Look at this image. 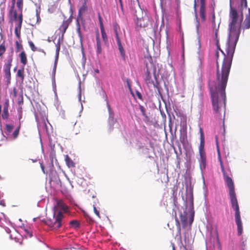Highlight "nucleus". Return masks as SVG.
Returning a JSON list of instances; mask_svg holds the SVG:
<instances>
[{
	"instance_id": "nucleus-1",
	"label": "nucleus",
	"mask_w": 250,
	"mask_h": 250,
	"mask_svg": "<svg viewBox=\"0 0 250 250\" xmlns=\"http://www.w3.org/2000/svg\"><path fill=\"white\" fill-rule=\"evenodd\" d=\"M229 16L231 22L229 24V34L227 42L226 52L222 67L217 63L216 81H210L208 86L210 93L212 105L215 116L222 119L225 116L226 96L225 89L231 66L232 61L240 32L237 29L239 14L237 10L230 5Z\"/></svg>"
},
{
	"instance_id": "nucleus-2",
	"label": "nucleus",
	"mask_w": 250,
	"mask_h": 250,
	"mask_svg": "<svg viewBox=\"0 0 250 250\" xmlns=\"http://www.w3.org/2000/svg\"><path fill=\"white\" fill-rule=\"evenodd\" d=\"M216 148L217 151L218 159L220 163L221 171L223 173L224 180L229 189V195L230 197L231 207L235 211V220L237 227L238 235L240 236L243 233V226L240 216L239 207L235 191L234 184L231 178L229 176L225 169L222 160L221 159L219 146H216Z\"/></svg>"
},
{
	"instance_id": "nucleus-3",
	"label": "nucleus",
	"mask_w": 250,
	"mask_h": 250,
	"mask_svg": "<svg viewBox=\"0 0 250 250\" xmlns=\"http://www.w3.org/2000/svg\"><path fill=\"white\" fill-rule=\"evenodd\" d=\"M58 209H60L66 212L68 209V207L62 200H57L52 218H48L45 221V224L52 229H58L63 223V215L61 211H58Z\"/></svg>"
},
{
	"instance_id": "nucleus-4",
	"label": "nucleus",
	"mask_w": 250,
	"mask_h": 250,
	"mask_svg": "<svg viewBox=\"0 0 250 250\" xmlns=\"http://www.w3.org/2000/svg\"><path fill=\"white\" fill-rule=\"evenodd\" d=\"M15 4H12L9 12V16L13 18V20L17 22L15 28V34L19 41L21 40V30L22 23V13H20L18 15L17 12L15 10Z\"/></svg>"
},
{
	"instance_id": "nucleus-5",
	"label": "nucleus",
	"mask_w": 250,
	"mask_h": 250,
	"mask_svg": "<svg viewBox=\"0 0 250 250\" xmlns=\"http://www.w3.org/2000/svg\"><path fill=\"white\" fill-rule=\"evenodd\" d=\"M13 61L12 55L9 56L7 62L3 65V71L4 73V77L6 79V82L7 85L11 83V67Z\"/></svg>"
},
{
	"instance_id": "nucleus-6",
	"label": "nucleus",
	"mask_w": 250,
	"mask_h": 250,
	"mask_svg": "<svg viewBox=\"0 0 250 250\" xmlns=\"http://www.w3.org/2000/svg\"><path fill=\"white\" fill-rule=\"evenodd\" d=\"M136 17V24L140 27H146L151 23V19L146 13L143 14L142 17H139L137 15Z\"/></svg>"
},
{
	"instance_id": "nucleus-7",
	"label": "nucleus",
	"mask_w": 250,
	"mask_h": 250,
	"mask_svg": "<svg viewBox=\"0 0 250 250\" xmlns=\"http://www.w3.org/2000/svg\"><path fill=\"white\" fill-rule=\"evenodd\" d=\"M144 63L146 65V71H151L153 70L156 71L155 66L153 62L152 58L150 55L146 56L145 57Z\"/></svg>"
},
{
	"instance_id": "nucleus-8",
	"label": "nucleus",
	"mask_w": 250,
	"mask_h": 250,
	"mask_svg": "<svg viewBox=\"0 0 250 250\" xmlns=\"http://www.w3.org/2000/svg\"><path fill=\"white\" fill-rule=\"evenodd\" d=\"M71 21L69 19L63 20L62 24L60 26L58 30H59L60 33L61 34V37L62 39H63L64 34L68 28L70 23H71Z\"/></svg>"
},
{
	"instance_id": "nucleus-9",
	"label": "nucleus",
	"mask_w": 250,
	"mask_h": 250,
	"mask_svg": "<svg viewBox=\"0 0 250 250\" xmlns=\"http://www.w3.org/2000/svg\"><path fill=\"white\" fill-rule=\"evenodd\" d=\"M116 122L117 120L114 118V113L109 109L108 125L110 131H111L113 129L114 125L116 123Z\"/></svg>"
},
{
	"instance_id": "nucleus-10",
	"label": "nucleus",
	"mask_w": 250,
	"mask_h": 250,
	"mask_svg": "<svg viewBox=\"0 0 250 250\" xmlns=\"http://www.w3.org/2000/svg\"><path fill=\"white\" fill-rule=\"evenodd\" d=\"M248 10V13L246 14L243 23V28L244 29H249L250 28V8H249Z\"/></svg>"
},
{
	"instance_id": "nucleus-11",
	"label": "nucleus",
	"mask_w": 250,
	"mask_h": 250,
	"mask_svg": "<svg viewBox=\"0 0 250 250\" xmlns=\"http://www.w3.org/2000/svg\"><path fill=\"white\" fill-rule=\"evenodd\" d=\"M9 100L6 99L3 104V113L2 114V118L3 119H7L9 116L8 113Z\"/></svg>"
},
{
	"instance_id": "nucleus-12",
	"label": "nucleus",
	"mask_w": 250,
	"mask_h": 250,
	"mask_svg": "<svg viewBox=\"0 0 250 250\" xmlns=\"http://www.w3.org/2000/svg\"><path fill=\"white\" fill-rule=\"evenodd\" d=\"M87 6L86 5V0H84L82 6L79 9L77 19H82V16L83 14L87 10Z\"/></svg>"
},
{
	"instance_id": "nucleus-13",
	"label": "nucleus",
	"mask_w": 250,
	"mask_h": 250,
	"mask_svg": "<svg viewBox=\"0 0 250 250\" xmlns=\"http://www.w3.org/2000/svg\"><path fill=\"white\" fill-rule=\"evenodd\" d=\"M214 23V25L213 31L214 33V35H215V39L216 42V43L217 48L218 50H219L221 51V52L223 54V55H225V53L221 49V48L220 47V46L219 45V40L217 37V34H218V28H219V25H218V26L216 27L215 22Z\"/></svg>"
},
{
	"instance_id": "nucleus-14",
	"label": "nucleus",
	"mask_w": 250,
	"mask_h": 250,
	"mask_svg": "<svg viewBox=\"0 0 250 250\" xmlns=\"http://www.w3.org/2000/svg\"><path fill=\"white\" fill-rule=\"evenodd\" d=\"M200 144L199 146V153L201 152H205L204 150V146H205V139L204 133L202 128H200Z\"/></svg>"
},
{
	"instance_id": "nucleus-15",
	"label": "nucleus",
	"mask_w": 250,
	"mask_h": 250,
	"mask_svg": "<svg viewBox=\"0 0 250 250\" xmlns=\"http://www.w3.org/2000/svg\"><path fill=\"white\" fill-rule=\"evenodd\" d=\"M248 7L247 0H239V4L238 6V10L241 13V19L243 18V10L244 8H246ZM242 19H241L242 20Z\"/></svg>"
},
{
	"instance_id": "nucleus-16",
	"label": "nucleus",
	"mask_w": 250,
	"mask_h": 250,
	"mask_svg": "<svg viewBox=\"0 0 250 250\" xmlns=\"http://www.w3.org/2000/svg\"><path fill=\"white\" fill-rule=\"evenodd\" d=\"M180 140L184 146L188 144L187 134L186 131H183L181 133Z\"/></svg>"
},
{
	"instance_id": "nucleus-17",
	"label": "nucleus",
	"mask_w": 250,
	"mask_h": 250,
	"mask_svg": "<svg viewBox=\"0 0 250 250\" xmlns=\"http://www.w3.org/2000/svg\"><path fill=\"white\" fill-rule=\"evenodd\" d=\"M146 82L147 84H151L152 83L154 87L158 88V83L156 82V83H154L153 81L151 79V75H150V71H146V77L145 79Z\"/></svg>"
},
{
	"instance_id": "nucleus-18",
	"label": "nucleus",
	"mask_w": 250,
	"mask_h": 250,
	"mask_svg": "<svg viewBox=\"0 0 250 250\" xmlns=\"http://www.w3.org/2000/svg\"><path fill=\"white\" fill-rule=\"evenodd\" d=\"M200 167L201 168L202 167L205 168L206 167V152L200 153Z\"/></svg>"
},
{
	"instance_id": "nucleus-19",
	"label": "nucleus",
	"mask_w": 250,
	"mask_h": 250,
	"mask_svg": "<svg viewBox=\"0 0 250 250\" xmlns=\"http://www.w3.org/2000/svg\"><path fill=\"white\" fill-rule=\"evenodd\" d=\"M21 62L24 66L27 63V56L24 51H22L19 54Z\"/></svg>"
},
{
	"instance_id": "nucleus-20",
	"label": "nucleus",
	"mask_w": 250,
	"mask_h": 250,
	"mask_svg": "<svg viewBox=\"0 0 250 250\" xmlns=\"http://www.w3.org/2000/svg\"><path fill=\"white\" fill-rule=\"evenodd\" d=\"M181 249L183 250H191V245L189 240H187L186 237H185L184 242L182 243Z\"/></svg>"
},
{
	"instance_id": "nucleus-21",
	"label": "nucleus",
	"mask_w": 250,
	"mask_h": 250,
	"mask_svg": "<svg viewBox=\"0 0 250 250\" xmlns=\"http://www.w3.org/2000/svg\"><path fill=\"white\" fill-rule=\"evenodd\" d=\"M79 19H77L76 20V26H77V32L78 34V36L80 38V41L82 42L83 40V36L81 31V25L79 22Z\"/></svg>"
},
{
	"instance_id": "nucleus-22",
	"label": "nucleus",
	"mask_w": 250,
	"mask_h": 250,
	"mask_svg": "<svg viewBox=\"0 0 250 250\" xmlns=\"http://www.w3.org/2000/svg\"><path fill=\"white\" fill-rule=\"evenodd\" d=\"M65 161L67 166L69 167H75V163L67 155L65 156Z\"/></svg>"
},
{
	"instance_id": "nucleus-23",
	"label": "nucleus",
	"mask_w": 250,
	"mask_h": 250,
	"mask_svg": "<svg viewBox=\"0 0 250 250\" xmlns=\"http://www.w3.org/2000/svg\"><path fill=\"white\" fill-rule=\"evenodd\" d=\"M116 41H117L119 50L120 51L121 55L123 57H124L125 56V52L124 49L123 48V47L122 45L121 40L119 39L116 40Z\"/></svg>"
},
{
	"instance_id": "nucleus-24",
	"label": "nucleus",
	"mask_w": 250,
	"mask_h": 250,
	"mask_svg": "<svg viewBox=\"0 0 250 250\" xmlns=\"http://www.w3.org/2000/svg\"><path fill=\"white\" fill-rule=\"evenodd\" d=\"M206 10L205 7H200L199 14L200 16L203 21H205L206 20Z\"/></svg>"
},
{
	"instance_id": "nucleus-25",
	"label": "nucleus",
	"mask_w": 250,
	"mask_h": 250,
	"mask_svg": "<svg viewBox=\"0 0 250 250\" xmlns=\"http://www.w3.org/2000/svg\"><path fill=\"white\" fill-rule=\"evenodd\" d=\"M100 29H101L102 39L104 42H106L108 41V38H107V36L106 35V32L104 30V26H103L102 25H101V28H100Z\"/></svg>"
},
{
	"instance_id": "nucleus-26",
	"label": "nucleus",
	"mask_w": 250,
	"mask_h": 250,
	"mask_svg": "<svg viewBox=\"0 0 250 250\" xmlns=\"http://www.w3.org/2000/svg\"><path fill=\"white\" fill-rule=\"evenodd\" d=\"M16 5L20 13H22L23 6V0H17Z\"/></svg>"
},
{
	"instance_id": "nucleus-27",
	"label": "nucleus",
	"mask_w": 250,
	"mask_h": 250,
	"mask_svg": "<svg viewBox=\"0 0 250 250\" xmlns=\"http://www.w3.org/2000/svg\"><path fill=\"white\" fill-rule=\"evenodd\" d=\"M24 67H23L22 69H19L17 71V75L18 77L20 78L21 81H23L24 79Z\"/></svg>"
},
{
	"instance_id": "nucleus-28",
	"label": "nucleus",
	"mask_w": 250,
	"mask_h": 250,
	"mask_svg": "<svg viewBox=\"0 0 250 250\" xmlns=\"http://www.w3.org/2000/svg\"><path fill=\"white\" fill-rule=\"evenodd\" d=\"M14 128V126L12 125L6 124L5 125V133L7 135H9Z\"/></svg>"
},
{
	"instance_id": "nucleus-29",
	"label": "nucleus",
	"mask_w": 250,
	"mask_h": 250,
	"mask_svg": "<svg viewBox=\"0 0 250 250\" xmlns=\"http://www.w3.org/2000/svg\"><path fill=\"white\" fill-rule=\"evenodd\" d=\"M6 51V47L4 43H1L0 45V57L1 58L3 57V55L4 54Z\"/></svg>"
},
{
	"instance_id": "nucleus-30",
	"label": "nucleus",
	"mask_w": 250,
	"mask_h": 250,
	"mask_svg": "<svg viewBox=\"0 0 250 250\" xmlns=\"http://www.w3.org/2000/svg\"><path fill=\"white\" fill-rule=\"evenodd\" d=\"M56 60H57V61L58 58L59 57V52L60 50V48H61L60 41H59L58 42V43L56 44Z\"/></svg>"
},
{
	"instance_id": "nucleus-31",
	"label": "nucleus",
	"mask_w": 250,
	"mask_h": 250,
	"mask_svg": "<svg viewBox=\"0 0 250 250\" xmlns=\"http://www.w3.org/2000/svg\"><path fill=\"white\" fill-rule=\"evenodd\" d=\"M21 128V125H19V126L15 129L14 132L12 134V136L14 139H16L19 134L20 129Z\"/></svg>"
},
{
	"instance_id": "nucleus-32",
	"label": "nucleus",
	"mask_w": 250,
	"mask_h": 250,
	"mask_svg": "<svg viewBox=\"0 0 250 250\" xmlns=\"http://www.w3.org/2000/svg\"><path fill=\"white\" fill-rule=\"evenodd\" d=\"M69 224L71 227L74 228H77L80 227V224L77 220H72L70 222Z\"/></svg>"
},
{
	"instance_id": "nucleus-33",
	"label": "nucleus",
	"mask_w": 250,
	"mask_h": 250,
	"mask_svg": "<svg viewBox=\"0 0 250 250\" xmlns=\"http://www.w3.org/2000/svg\"><path fill=\"white\" fill-rule=\"evenodd\" d=\"M16 44V52H18L20 51L21 50L23 49V46L18 41H16L15 42Z\"/></svg>"
},
{
	"instance_id": "nucleus-34",
	"label": "nucleus",
	"mask_w": 250,
	"mask_h": 250,
	"mask_svg": "<svg viewBox=\"0 0 250 250\" xmlns=\"http://www.w3.org/2000/svg\"><path fill=\"white\" fill-rule=\"evenodd\" d=\"M120 30V27L118 25L116 24V25H114V31L115 34L116 40L120 39L119 37V35H118V30Z\"/></svg>"
},
{
	"instance_id": "nucleus-35",
	"label": "nucleus",
	"mask_w": 250,
	"mask_h": 250,
	"mask_svg": "<svg viewBox=\"0 0 250 250\" xmlns=\"http://www.w3.org/2000/svg\"><path fill=\"white\" fill-rule=\"evenodd\" d=\"M140 110L143 115L146 118L148 119V117L146 113V109L142 105H139Z\"/></svg>"
},
{
	"instance_id": "nucleus-36",
	"label": "nucleus",
	"mask_w": 250,
	"mask_h": 250,
	"mask_svg": "<svg viewBox=\"0 0 250 250\" xmlns=\"http://www.w3.org/2000/svg\"><path fill=\"white\" fill-rule=\"evenodd\" d=\"M28 43L30 47L31 48V49L35 52L37 50V47L35 46L34 43L32 41H29Z\"/></svg>"
},
{
	"instance_id": "nucleus-37",
	"label": "nucleus",
	"mask_w": 250,
	"mask_h": 250,
	"mask_svg": "<svg viewBox=\"0 0 250 250\" xmlns=\"http://www.w3.org/2000/svg\"><path fill=\"white\" fill-rule=\"evenodd\" d=\"M97 53L98 54H100L102 52V47H101V44L100 42H97Z\"/></svg>"
},
{
	"instance_id": "nucleus-38",
	"label": "nucleus",
	"mask_w": 250,
	"mask_h": 250,
	"mask_svg": "<svg viewBox=\"0 0 250 250\" xmlns=\"http://www.w3.org/2000/svg\"><path fill=\"white\" fill-rule=\"evenodd\" d=\"M93 209H94V213H95V214L99 217V218H100V212H99V210H98V209L96 208V207L94 205L93 206Z\"/></svg>"
},
{
	"instance_id": "nucleus-39",
	"label": "nucleus",
	"mask_w": 250,
	"mask_h": 250,
	"mask_svg": "<svg viewBox=\"0 0 250 250\" xmlns=\"http://www.w3.org/2000/svg\"><path fill=\"white\" fill-rule=\"evenodd\" d=\"M98 19L99 21L100 28H101V25L104 26V24L103 23V20H102V17L101 16L100 14L98 15Z\"/></svg>"
},
{
	"instance_id": "nucleus-40",
	"label": "nucleus",
	"mask_w": 250,
	"mask_h": 250,
	"mask_svg": "<svg viewBox=\"0 0 250 250\" xmlns=\"http://www.w3.org/2000/svg\"><path fill=\"white\" fill-rule=\"evenodd\" d=\"M57 63V60H55V63H54V67H53V73H54V75H55V74L56 73V71Z\"/></svg>"
},
{
	"instance_id": "nucleus-41",
	"label": "nucleus",
	"mask_w": 250,
	"mask_h": 250,
	"mask_svg": "<svg viewBox=\"0 0 250 250\" xmlns=\"http://www.w3.org/2000/svg\"><path fill=\"white\" fill-rule=\"evenodd\" d=\"M193 220H194V213H193V214L191 215V216L189 218V223L190 225H191L192 223Z\"/></svg>"
},
{
	"instance_id": "nucleus-42",
	"label": "nucleus",
	"mask_w": 250,
	"mask_h": 250,
	"mask_svg": "<svg viewBox=\"0 0 250 250\" xmlns=\"http://www.w3.org/2000/svg\"><path fill=\"white\" fill-rule=\"evenodd\" d=\"M97 42H100V37H99V34L98 31L97 32L96 34V43Z\"/></svg>"
},
{
	"instance_id": "nucleus-43",
	"label": "nucleus",
	"mask_w": 250,
	"mask_h": 250,
	"mask_svg": "<svg viewBox=\"0 0 250 250\" xmlns=\"http://www.w3.org/2000/svg\"><path fill=\"white\" fill-rule=\"evenodd\" d=\"M181 221L183 223L184 225H186L187 223V217H184L183 218H181Z\"/></svg>"
},
{
	"instance_id": "nucleus-44",
	"label": "nucleus",
	"mask_w": 250,
	"mask_h": 250,
	"mask_svg": "<svg viewBox=\"0 0 250 250\" xmlns=\"http://www.w3.org/2000/svg\"><path fill=\"white\" fill-rule=\"evenodd\" d=\"M200 7H205V0H200Z\"/></svg>"
},
{
	"instance_id": "nucleus-45",
	"label": "nucleus",
	"mask_w": 250,
	"mask_h": 250,
	"mask_svg": "<svg viewBox=\"0 0 250 250\" xmlns=\"http://www.w3.org/2000/svg\"><path fill=\"white\" fill-rule=\"evenodd\" d=\"M215 56H216V63H219V62H218L219 53H218V51H216V52Z\"/></svg>"
},
{
	"instance_id": "nucleus-46",
	"label": "nucleus",
	"mask_w": 250,
	"mask_h": 250,
	"mask_svg": "<svg viewBox=\"0 0 250 250\" xmlns=\"http://www.w3.org/2000/svg\"><path fill=\"white\" fill-rule=\"evenodd\" d=\"M0 205H1L2 207H5L6 206L4 200L0 201Z\"/></svg>"
},
{
	"instance_id": "nucleus-47",
	"label": "nucleus",
	"mask_w": 250,
	"mask_h": 250,
	"mask_svg": "<svg viewBox=\"0 0 250 250\" xmlns=\"http://www.w3.org/2000/svg\"><path fill=\"white\" fill-rule=\"evenodd\" d=\"M215 143H216V146H219L218 139L217 136H215Z\"/></svg>"
},
{
	"instance_id": "nucleus-48",
	"label": "nucleus",
	"mask_w": 250,
	"mask_h": 250,
	"mask_svg": "<svg viewBox=\"0 0 250 250\" xmlns=\"http://www.w3.org/2000/svg\"><path fill=\"white\" fill-rule=\"evenodd\" d=\"M216 239H217V243H218V244L219 245V247H221L220 243V241H219V237H218V234H217Z\"/></svg>"
},
{
	"instance_id": "nucleus-49",
	"label": "nucleus",
	"mask_w": 250,
	"mask_h": 250,
	"mask_svg": "<svg viewBox=\"0 0 250 250\" xmlns=\"http://www.w3.org/2000/svg\"><path fill=\"white\" fill-rule=\"evenodd\" d=\"M137 95L139 99H142V95L140 93H139V92H137Z\"/></svg>"
},
{
	"instance_id": "nucleus-50",
	"label": "nucleus",
	"mask_w": 250,
	"mask_h": 250,
	"mask_svg": "<svg viewBox=\"0 0 250 250\" xmlns=\"http://www.w3.org/2000/svg\"><path fill=\"white\" fill-rule=\"evenodd\" d=\"M41 168H42L43 172L44 173H45V170H44V167L43 165L42 164H41Z\"/></svg>"
},
{
	"instance_id": "nucleus-51",
	"label": "nucleus",
	"mask_w": 250,
	"mask_h": 250,
	"mask_svg": "<svg viewBox=\"0 0 250 250\" xmlns=\"http://www.w3.org/2000/svg\"><path fill=\"white\" fill-rule=\"evenodd\" d=\"M126 82H127V85H128V88H129V89H130V88H131V86H130V84H129V81H128V80H127Z\"/></svg>"
},
{
	"instance_id": "nucleus-52",
	"label": "nucleus",
	"mask_w": 250,
	"mask_h": 250,
	"mask_svg": "<svg viewBox=\"0 0 250 250\" xmlns=\"http://www.w3.org/2000/svg\"><path fill=\"white\" fill-rule=\"evenodd\" d=\"M194 7L195 10H196V0H194Z\"/></svg>"
},
{
	"instance_id": "nucleus-53",
	"label": "nucleus",
	"mask_w": 250,
	"mask_h": 250,
	"mask_svg": "<svg viewBox=\"0 0 250 250\" xmlns=\"http://www.w3.org/2000/svg\"><path fill=\"white\" fill-rule=\"evenodd\" d=\"M175 220H176V222H177L179 223V221H178V218L176 216V213L175 214Z\"/></svg>"
},
{
	"instance_id": "nucleus-54",
	"label": "nucleus",
	"mask_w": 250,
	"mask_h": 250,
	"mask_svg": "<svg viewBox=\"0 0 250 250\" xmlns=\"http://www.w3.org/2000/svg\"><path fill=\"white\" fill-rule=\"evenodd\" d=\"M28 234L29 236L30 237H31L32 236V233H31V232H29V231H28Z\"/></svg>"
},
{
	"instance_id": "nucleus-55",
	"label": "nucleus",
	"mask_w": 250,
	"mask_h": 250,
	"mask_svg": "<svg viewBox=\"0 0 250 250\" xmlns=\"http://www.w3.org/2000/svg\"><path fill=\"white\" fill-rule=\"evenodd\" d=\"M95 72L96 73H99V69H96L94 70Z\"/></svg>"
},
{
	"instance_id": "nucleus-56",
	"label": "nucleus",
	"mask_w": 250,
	"mask_h": 250,
	"mask_svg": "<svg viewBox=\"0 0 250 250\" xmlns=\"http://www.w3.org/2000/svg\"><path fill=\"white\" fill-rule=\"evenodd\" d=\"M119 0V2H120V5H121V7L122 8V7H123V4H122V0Z\"/></svg>"
},
{
	"instance_id": "nucleus-57",
	"label": "nucleus",
	"mask_w": 250,
	"mask_h": 250,
	"mask_svg": "<svg viewBox=\"0 0 250 250\" xmlns=\"http://www.w3.org/2000/svg\"><path fill=\"white\" fill-rule=\"evenodd\" d=\"M16 0H12V4H15Z\"/></svg>"
},
{
	"instance_id": "nucleus-58",
	"label": "nucleus",
	"mask_w": 250,
	"mask_h": 250,
	"mask_svg": "<svg viewBox=\"0 0 250 250\" xmlns=\"http://www.w3.org/2000/svg\"><path fill=\"white\" fill-rule=\"evenodd\" d=\"M172 250H176L174 244L172 245Z\"/></svg>"
},
{
	"instance_id": "nucleus-59",
	"label": "nucleus",
	"mask_w": 250,
	"mask_h": 250,
	"mask_svg": "<svg viewBox=\"0 0 250 250\" xmlns=\"http://www.w3.org/2000/svg\"><path fill=\"white\" fill-rule=\"evenodd\" d=\"M40 51H42V52H43L44 54H45V52L42 49H40L39 50Z\"/></svg>"
},
{
	"instance_id": "nucleus-60",
	"label": "nucleus",
	"mask_w": 250,
	"mask_h": 250,
	"mask_svg": "<svg viewBox=\"0 0 250 250\" xmlns=\"http://www.w3.org/2000/svg\"><path fill=\"white\" fill-rule=\"evenodd\" d=\"M37 19H38L39 18H40V16H39V14H38V13H37Z\"/></svg>"
},
{
	"instance_id": "nucleus-61",
	"label": "nucleus",
	"mask_w": 250,
	"mask_h": 250,
	"mask_svg": "<svg viewBox=\"0 0 250 250\" xmlns=\"http://www.w3.org/2000/svg\"><path fill=\"white\" fill-rule=\"evenodd\" d=\"M199 25V22H198V23H197V29H198Z\"/></svg>"
},
{
	"instance_id": "nucleus-62",
	"label": "nucleus",
	"mask_w": 250,
	"mask_h": 250,
	"mask_svg": "<svg viewBox=\"0 0 250 250\" xmlns=\"http://www.w3.org/2000/svg\"><path fill=\"white\" fill-rule=\"evenodd\" d=\"M16 91H15V89H14V95L15 96H16Z\"/></svg>"
},
{
	"instance_id": "nucleus-63",
	"label": "nucleus",
	"mask_w": 250,
	"mask_h": 250,
	"mask_svg": "<svg viewBox=\"0 0 250 250\" xmlns=\"http://www.w3.org/2000/svg\"><path fill=\"white\" fill-rule=\"evenodd\" d=\"M84 216H85V217H87V216H88V215H87V214H86L85 213H84Z\"/></svg>"
},
{
	"instance_id": "nucleus-64",
	"label": "nucleus",
	"mask_w": 250,
	"mask_h": 250,
	"mask_svg": "<svg viewBox=\"0 0 250 250\" xmlns=\"http://www.w3.org/2000/svg\"><path fill=\"white\" fill-rule=\"evenodd\" d=\"M179 234H180V228H179Z\"/></svg>"
}]
</instances>
